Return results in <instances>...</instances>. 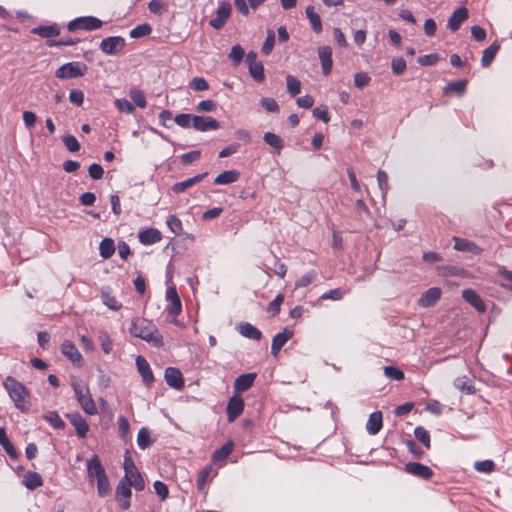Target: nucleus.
<instances>
[{"mask_svg":"<svg viewBox=\"0 0 512 512\" xmlns=\"http://www.w3.org/2000/svg\"><path fill=\"white\" fill-rule=\"evenodd\" d=\"M244 400L238 395L232 396L227 404L226 413L229 422L235 421L244 410Z\"/></svg>","mask_w":512,"mask_h":512,"instance_id":"nucleus-10","label":"nucleus"},{"mask_svg":"<svg viewBox=\"0 0 512 512\" xmlns=\"http://www.w3.org/2000/svg\"><path fill=\"white\" fill-rule=\"evenodd\" d=\"M115 106L120 112L127 114H131L135 110L133 104L125 98L116 99Z\"/></svg>","mask_w":512,"mask_h":512,"instance_id":"nucleus-58","label":"nucleus"},{"mask_svg":"<svg viewBox=\"0 0 512 512\" xmlns=\"http://www.w3.org/2000/svg\"><path fill=\"white\" fill-rule=\"evenodd\" d=\"M101 298L103 303L111 310L117 311L122 307L121 303L107 292H102Z\"/></svg>","mask_w":512,"mask_h":512,"instance_id":"nucleus-52","label":"nucleus"},{"mask_svg":"<svg viewBox=\"0 0 512 512\" xmlns=\"http://www.w3.org/2000/svg\"><path fill=\"white\" fill-rule=\"evenodd\" d=\"M249 74L251 77L258 83H262L265 79L264 74V66L261 62L258 63H250V66L248 67Z\"/></svg>","mask_w":512,"mask_h":512,"instance_id":"nucleus-39","label":"nucleus"},{"mask_svg":"<svg viewBox=\"0 0 512 512\" xmlns=\"http://www.w3.org/2000/svg\"><path fill=\"white\" fill-rule=\"evenodd\" d=\"M87 69L88 68H87L86 64L83 62H79V61L68 62V63L63 64L56 70L55 76L58 79H62V80L78 78V77L84 76L87 72Z\"/></svg>","mask_w":512,"mask_h":512,"instance_id":"nucleus-4","label":"nucleus"},{"mask_svg":"<svg viewBox=\"0 0 512 512\" xmlns=\"http://www.w3.org/2000/svg\"><path fill=\"white\" fill-rule=\"evenodd\" d=\"M129 96H130L131 100L135 103L136 106H138L140 108L146 107V105H147L146 98H145L144 93L141 90H139L137 88H133L129 91Z\"/></svg>","mask_w":512,"mask_h":512,"instance_id":"nucleus-44","label":"nucleus"},{"mask_svg":"<svg viewBox=\"0 0 512 512\" xmlns=\"http://www.w3.org/2000/svg\"><path fill=\"white\" fill-rule=\"evenodd\" d=\"M62 141L70 152H78L80 150V144L73 135H66L62 138Z\"/></svg>","mask_w":512,"mask_h":512,"instance_id":"nucleus-56","label":"nucleus"},{"mask_svg":"<svg viewBox=\"0 0 512 512\" xmlns=\"http://www.w3.org/2000/svg\"><path fill=\"white\" fill-rule=\"evenodd\" d=\"M238 330L242 336L248 339L259 341L262 338V332L248 322L239 324Z\"/></svg>","mask_w":512,"mask_h":512,"instance_id":"nucleus-27","label":"nucleus"},{"mask_svg":"<svg viewBox=\"0 0 512 512\" xmlns=\"http://www.w3.org/2000/svg\"><path fill=\"white\" fill-rule=\"evenodd\" d=\"M306 16L309 19L313 31L320 33L322 31V22L320 16L315 12L313 6H308L305 10Z\"/></svg>","mask_w":512,"mask_h":512,"instance_id":"nucleus-36","label":"nucleus"},{"mask_svg":"<svg viewBox=\"0 0 512 512\" xmlns=\"http://www.w3.org/2000/svg\"><path fill=\"white\" fill-rule=\"evenodd\" d=\"M263 140L267 145L271 146L278 155L284 148V140L275 133L266 132L263 135Z\"/></svg>","mask_w":512,"mask_h":512,"instance_id":"nucleus-30","label":"nucleus"},{"mask_svg":"<svg viewBox=\"0 0 512 512\" xmlns=\"http://www.w3.org/2000/svg\"><path fill=\"white\" fill-rule=\"evenodd\" d=\"M284 302V295L278 294L267 306V311L271 316H276L280 312V307Z\"/></svg>","mask_w":512,"mask_h":512,"instance_id":"nucleus-51","label":"nucleus"},{"mask_svg":"<svg viewBox=\"0 0 512 512\" xmlns=\"http://www.w3.org/2000/svg\"><path fill=\"white\" fill-rule=\"evenodd\" d=\"M125 45L126 41L123 37L111 36L104 38L101 41L99 48L106 55H114L122 51Z\"/></svg>","mask_w":512,"mask_h":512,"instance_id":"nucleus-6","label":"nucleus"},{"mask_svg":"<svg viewBox=\"0 0 512 512\" xmlns=\"http://www.w3.org/2000/svg\"><path fill=\"white\" fill-rule=\"evenodd\" d=\"M87 473L90 482H94L100 477L106 475L105 469L97 455L92 456L87 461Z\"/></svg>","mask_w":512,"mask_h":512,"instance_id":"nucleus-15","label":"nucleus"},{"mask_svg":"<svg viewBox=\"0 0 512 512\" xmlns=\"http://www.w3.org/2000/svg\"><path fill=\"white\" fill-rule=\"evenodd\" d=\"M72 388L74 390L75 397L84 412L88 415H96L98 410L88 386L81 382L74 381L72 383Z\"/></svg>","mask_w":512,"mask_h":512,"instance_id":"nucleus-3","label":"nucleus"},{"mask_svg":"<svg viewBox=\"0 0 512 512\" xmlns=\"http://www.w3.org/2000/svg\"><path fill=\"white\" fill-rule=\"evenodd\" d=\"M138 238L143 245H152L162 239V234L156 228H147L139 232Z\"/></svg>","mask_w":512,"mask_h":512,"instance_id":"nucleus-22","label":"nucleus"},{"mask_svg":"<svg viewBox=\"0 0 512 512\" xmlns=\"http://www.w3.org/2000/svg\"><path fill=\"white\" fill-rule=\"evenodd\" d=\"M453 241H454V249L457 251L474 252V250L477 248L476 244H474L473 242H471L467 239H463V238L454 236Z\"/></svg>","mask_w":512,"mask_h":512,"instance_id":"nucleus-37","label":"nucleus"},{"mask_svg":"<svg viewBox=\"0 0 512 512\" xmlns=\"http://www.w3.org/2000/svg\"><path fill=\"white\" fill-rule=\"evenodd\" d=\"M275 45V34L273 30L267 31V37L262 45L261 51L264 55H269Z\"/></svg>","mask_w":512,"mask_h":512,"instance_id":"nucleus-49","label":"nucleus"},{"mask_svg":"<svg viewBox=\"0 0 512 512\" xmlns=\"http://www.w3.org/2000/svg\"><path fill=\"white\" fill-rule=\"evenodd\" d=\"M474 469L481 473H491L495 470V463L492 460L476 461Z\"/></svg>","mask_w":512,"mask_h":512,"instance_id":"nucleus-48","label":"nucleus"},{"mask_svg":"<svg viewBox=\"0 0 512 512\" xmlns=\"http://www.w3.org/2000/svg\"><path fill=\"white\" fill-rule=\"evenodd\" d=\"M260 105L268 112L276 113L279 111V105L275 99L263 97L260 99Z\"/></svg>","mask_w":512,"mask_h":512,"instance_id":"nucleus-57","label":"nucleus"},{"mask_svg":"<svg viewBox=\"0 0 512 512\" xmlns=\"http://www.w3.org/2000/svg\"><path fill=\"white\" fill-rule=\"evenodd\" d=\"M131 487L124 480H120L116 487V500L119 504V507L123 510H128L130 508V498L132 495Z\"/></svg>","mask_w":512,"mask_h":512,"instance_id":"nucleus-8","label":"nucleus"},{"mask_svg":"<svg viewBox=\"0 0 512 512\" xmlns=\"http://www.w3.org/2000/svg\"><path fill=\"white\" fill-rule=\"evenodd\" d=\"M23 483L27 489L35 490L36 488L43 485V480L39 473L34 471H28L24 475Z\"/></svg>","mask_w":512,"mask_h":512,"instance_id":"nucleus-32","label":"nucleus"},{"mask_svg":"<svg viewBox=\"0 0 512 512\" xmlns=\"http://www.w3.org/2000/svg\"><path fill=\"white\" fill-rule=\"evenodd\" d=\"M231 10V4L228 1H221L216 10V16L209 21L210 26L216 30H220L229 19Z\"/></svg>","mask_w":512,"mask_h":512,"instance_id":"nucleus-7","label":"nucleus"},{"mask_svg":"<svg viewBox=\"0 0 512 512\" xmlns=\"http://www.w3.org/2000/svg\"><path fill=\"white\" fill-rule=\"evenodd\" d=\"M124 480L127 484L134 487L137 491H142L145 487L144 479L140 472L135 470V472L130 473L128 478H125V476L121 479Z\"/></svg>","mask_w":512,"mask_h":512,"instance_id":"nucleus-34","label":"nucleus"},{"mask_svg":"<svg viewBox=\"0 0 512 512\" xmlns=\"http://www.w3.org/2000/svg\"><path fill=\"white\" fill-rule=\"evenodd\" d=\"M151 32H152L151 26L147 23H144V24L137 25L135 28H133L130 31V37L137 39V38L148 36Z\"/></svg>","mask_w":512,"mask_h":512,"instance_id":"nucleus-45","label":"nucleus"},{"mask_svg":"<svg viewBox=\"0 0 512 512\" xmlns=\"http://www.w3.org/2000/svg\"><path fill=\"white\" fill-rule=\"evenodd\" d=\"M208 175L207 172L197 174L192 178H188L184 181L177 182L172 186V191L174 193H183L187 189L191 188L192 186L196 185L197 183L201 182L206 176Z\"/></svg>","mask_w":512,"mask_h":512,"instance_id":"nucleus-23","label":"nucleus"},{"mask_svg":"<svg viewBox=\"0 0 512 512\" xmlns=\"http://www.w3.org/2000/svg\"><path fill=\"white\" fill-rule=\"evenodd\" d=\"M498 274L507 281V283H501V286L505 289L512 291V271L507 270L504 267L499 268Z\"/></svg>","mask_w":512,"mask_h":512,"instance_id":"nucleus-63","label":"nucleus"},{"mask_svg":"<svg viewBox=\"0 0 512 512\" xmlns=\"http://www.w3.org/2000/svg\"><path fill=\"white\" fill-rule=\"evenodd\" d=\"M44 419L56 429H63L65 427V422L56 411H49L44 415Z\"/></svg>","mask_w":512,"mask_h":512,"instance_id":"nucleus-43","label":"nucleus"},{"mask_svg":"<svg viewBox=\"0 0 512 512\" xmlns=\"http://www.w3.org/2000/svg\"><path fill=\"white\" fill-rule=\"evenodd\" d=\"M194 116L195 115L192 114L181 113L175 116L174 121L182 128H190L194 122Z\"/></svg>","mask_w":512,"mask_h":512,"instance_id":"nucleus-47","label":"nucleus"},{"mask_svg":"<svg viewBox=\"0 0 512 512\" xmlns=\"http://www.w3.org/2000/svg\"><path fill=\"white\" fill-rule=\"evenodd\" d=\"M292 336L293 331L288 328H285L283 332L276 334L272 340L271 354L276 357Z\"/></svg>","mask_w":512,"mask_h":512,"instance_id":"nucleus-20","label":"nucleus"},{"mask_svg":"<svg viewBox=\"0 0 512 512\" xmlns=\"http://www.w3.org/2000/svg\"><path fill=\"white\" fill-rule=\"evenodd\" d=\"M286 84H287L288 93L292 97H295L296 95H298L301 92V83L296 77H294L292 75H288L286 77Z\"/></svg>","mask_w":512,"mask_h":512,"instance_id":"nucleus-41","label":"nucleus"},{"mask_svg":"<svg viewBox=\"0 0 512 512\" xmlns=\"http://www.w3.org/2000/svg\"><path fill=\"white\" fill-rule=\"evenodd\" d=\"M103 26L102 20L94 16H83L75 18L68 22L67 30L75 32L77 30L94 31Z\"/></svg>","mask_w":512,"mask_h":512,"instance_id":"nucleus-5","label":"nucleus"},{"mask_svg":"<svg viewBox=\"0 0 512 512\" xmlns=\"http://www.w3.org/2000/svg\"><path fill=\"white\" fill-rule=\"evenodd\" d=\"M166 383L176 390L184 388V379L181 371L175 367H167L164 372Z\"/></svg>","mask_w":512,"mask_h":512,"instance_id":"nucleus-12","label":"nucleus"},{"mask_svg":"<svg viewBox=\"0 0 512 512\" xmlns=\"http://www.w3.org/2000/svg\"><path fill=\"white\" fill-rule=\"evenodd\" d=\"M405 471L424 480H428L433 476V471L430 467L418 462H408L405 465Z\"/></svg>","mask_w":512,"mask_h":512,"instance_id":"nucleus-16","label":"nucleus"},{"mask_svg":"<svg viewBox=\"0 0 512 512\" xmlns=\"http://www.w3.org/2000/svg\"><path fill=\"white\" fill-rule=\"evenodd\" d=\"M384 374L392 380L400 381L404 379L403 371L395 366H386L384 368Z\"/></svg>","mask_w":512,"mask_h":512,"instance_id":"nucleus-53","label":"nucleus"},{"mask_svg":"<svg viewBox=\"0 0 512 512\" xmlns=\"http://www.w3.org/2000/svg\"><path fill=\"white\" fill-rule=\"evenodd\" d=\"M61 352L77 367H81L83 365V358L81 353L70 340H65L62 343Z\"/></svg>","mask_w":512,"mask_h":512,"instance_id":"nucleus-11","label":"nucleus"},{"mask_svg":"<svg viewBox=\"0 0 512 512\" xmlns=\"http://www.w3.org/2000/svg\"><path fill=\"white\" fill-rule=\"evenodd\" d=\"M201 157V151L193 150L187 153H184L180 156V162L183 165H189L195 161H197Z\"/></svg>","mask_w":512,"mask_h":512,"instance_id":"nucleus-59","label":"nucleus"},{"mask_svg":"<svg viewBox=\"0 0 512 512\" xmlns=\"http://www.w3.org/2000/svg\"><path fill=\"white\" fill-rule=\"evenodd\" d=\"M317 53L321 61L322 73L328 76L333 67L332 49L330 46H321L318 48Z\"/></svg>","mask_w":512,"mask_h":512,"instance_id":"nucleus-18","label":"nucleus"},{"mask_svg":"<svg viewBox=\"0 0 512 512\" xmlns=\"http://www.w3.org/2000/svg\"><path fill=\"white\" fill-rule=\"evenodd\" d=\"M255 373H247L238 376L234 382V390L238 393L247 391L254 383Z\"/></svg>","mask_w":512,"mask_h":512,"instance_id":"nucleus-25","label":"nucleus"},{"mask_svg":"<svg viewBox=\"0 0 512 512\" xmlns=\"http://www.w3.org/2000/svg\"><path fill=\"white\" fill-rule=\"evenodd\" d=\"M97 491L100 497H105L111 492L110 483L107 475H104L96 480Z\"/></svg>","mask_w":512,"mask_h":512,"instance_id":"nucleus-46","label":"nucleus"},{"mask_svg":"<svg viewBox=\"0 0 512 512\" xmlns=\"http://www.w3.org/2000/svg\"><path fill=\"white\" fill-rule=\"evenodd\" d=\"M469 17V12L466 7L457 8L448 19L447 27L452 32L460 29L462 23Z\"/></svg>","mask_w":512,"mask_h":512,"instance_id":"nucleus-14","label":"nucleus"},{"mask_svg":"<svg viewBox=\"0 0 512 512\" xmlns=\"http://www.w3.org/2000/svg\"><path fill=\"white\" fill-rule=\"evenodd\" d=\"M189 87L194 91H206L209 89V84L203 77H194L189 82Z\"/></svg>","mask_w":512,"mask_h":512,"instance_id":"nucleus-54","label":"nucleus"},{"mask_svg":"<svg viewBox=\"0 0 512 512\" xmlns=\"http://www.w3.org/2000/svg\"><path fill=\"white\" fill-rule=\"evenodd\" d=\"M441 297V289L432 287L426 290L419 298L418 305L421 307H432Z\"/></svg>","mask_w":512,"mask_h":512,"instance_id":"nucleus-19","label":"nucleus"},{"mask_svg":"<svg viewBox=\"0 0 512 512\" xmlns=\"http://www.w3.org/2000/svg\"><path fill=\"white\" fill-rule=\"evenodd\" d=\"M406 67V61L402 57L392 59L391 68L394 75H401L406 70Z\"/></svg>","mask_w":512,"mask_h":512,"instance_id":"nucleus-55","label":"nucleus"},{"mask_svg":"<svg viewBox=\"0 0 512 512\" xmlns=\"http://www.w3.org/2000/svg\"><path fill=\"white\" fill-rule=\"evenodd\" d=\"M316 275L317 274L315 271H310V272L304 274L296 281V283H295L296 288L307 287L308 285H310L313 282V280L316 278Z\"/></svg>","mask_w":512,"mask_h":512,"instance_id":"nucleus-62","label":"nucleus"},{"mask_svg":"<svg viewBox=\"0 0 512 512\" xmlns=\"http://www.w3.org/2000/svg\"><path fill=\"white\" fill-rule=\"evenodd\" d=\"M414 436L419 442H421L426 447V449L431 448L430 434L424 427L417 426L414 429Z\"/></svg>","mask_w":512,"mask_h":512,"instance_id":"nucleus-40","label":"nucleus"},{"mask_svg":"<svg viewBox=\"0 0 512 512\" xmlns=\"http://www.w3.org/2000/svg\"><path fill=\"white\" fill-rule=\"evenodd\" d=\"M371 81V77L366 72H358L354 75V85L362 89L368 85Z\"/></svg>","mask_w":512,"mask_h":512,"instance_id":"nucleus-61","label":"nucleus"},{"mask_svg":"<svg viewBox=\"0 0 512 512\" xmlns=\"http://www.w3.org/2000/svg\"><path fill=\"white\" fill-rule=\"evenodd\" d=\"M167 226L176 236L181 235L183 226L181 220L176 215H170L166 221Z\"/></svg>","mask_w":512,"mask_h":512,"instance_id":"nucleus-42","label":"nucleus"},{"mask_svg":"<svg viewBox=\"0 0 512 512\" xmlns=\"http://www.w3.org/2000/svg\"><path fill=\"white\" fill-rule=\"evenodd\" d=\"M240 177V173L237 170H227L220 173L215 179L214 184L216 185H227L236 182Z\"/></svg>","mask_w":512,"mask_h":512,"instance_id":"nucleus-31","label":"nucleus"},{"mask_svg":"<svg viewBox=\"0 0 512 512\" xmlns=\"http://www.w3.org/2000/svg\"><path fill=\"white\" fill-rule=\"evenodd\" d=\"M192 127L201 132L217 130L220 128V123L211 116L195 115Z\"/></svg>","mask_w":512,"mask_h":512,"instance_id":"nucleus-9","label":"nucleus"},{"mask_svg":"<svg viewBox=\"0 0 512 512\" xmlns=\"http://www.w3.org/2000/svg\"><path fill=\"white\" fill-rule=\"evenodd\" d=\"M31 33L42 38L56 37L60 34V29L57 24L37 26L32 28Z\"/></svg>","mask_w":512,"mask_h":512,"instance_id":"nucleus-26","label":"nucleus"},{"mask_svg":"<svg viewBox=\"0 0 512 512\" xmlns=\"http://www.w3.org/2000/svg\"><path fill=\"white\" fill-rule=\"evenodd\" d=\"M244 56V50L240 45H234L229 53V58L237 65L239 64Z\"/></svg>","mask_w":512,"mask_h":512,"instance_id":"nucleus-64","label":"nucleus"},{"mask_svg":"<svg viewBox=\"0 0 512 512\" xmlns=\"http://www.w3.org/2000/svg\"><path fill=\"white\" fill-rule=\"evenodd\" d=\"M80 39L78 38H62L60 40H47L46 44L49 47H60V46H74L79 43Z\"/></svg>","mask_w":512,"mask_h":512,"instance_id":"nucleus-50","label":"nucleus"},{"mask_svg":"<svg viewBox=\"0 0 512 512\" xmlns=\"http://www.w3.org/2000/svg\"><path fill=\"white\" fill-rule=\"evenodd\" d=\"M313 116L322 120L324 123H328L330 121L328 107L326 105H319L314 108Z\"/></svg>","mask_w":512,"mask_h":512,"instance_id":"nucleus-60","label":"nucleus"},{"mask_svg":"<svg viewBox=\"0 0 512 512\" xmlns=\"http://www.w3.org/2000/svg\"><path fill=\"white\" fill-rule=\"evenodd\" d=\"M153 443V440L151 439L150 432L148 428L142 427L137 436V444L140 449L144 450L148 447H150Z\"/></svg>","mask_w":512,"mask_h":512,"instance_id":"nucleus-38","label":"nucleus"},{"mask_svg":"<svg viewBox=\"0 0 512 512\" xmlns=\"http://www.w3.org/2000/svg\"><path fill=\"white\" fill-rule=\"evenodd\" d=\"M129 332L132 336L146 341L153 347L161 348L164 345L163 336L159 333L156 325L148 319L134 318Z\"/></svg>","mask_w":512,"mask_h":512,"instance_id":"nucleus-1","label":"nucleus"},{"mask_svg":"<svg viewBox=\"0 0 512 512\" xmlns=\"http://www.w3.org/2000/svg\"><path fill=\"white\" fill-rule=\"evenodd\" d=\"M100 256L104 259H109L115 253L114 240L111 238H104L99 245Z\"/></svg>","mask_w":512,"mask_h":512,"instance_id":"nucleus-35","label":"nucleus"},{"mask_svg":"<svg viewBox=\"0 0 512 512\" xmlns=\"http://www.w3.org/2000/svg\"><path fill=\"white\" fill-rule=\"evenodd\" d=\"M463 299L474 307L478 312L484 313L486 311V305L481 297L473 289H465L462 291Z\"/></svg>","mask_w":512,"mask_h":512,"instance_id":"nucleus-21","label":"nucleus"},{"mask_svg":"<svg viewBox=\"0 0 512 512\" xmlns=\"http://www.w3.org/2000/svg\"><path fill=\"white\" fill-rule=\"evenodd\" d=\"M3 385L15 406L20 411L27 412L30 409V394L28 389L12 376H7Z\"/></svg>","mask_w":512,"mask_h":512,"instance_id":"nucleus-2","label":"nucleus"},{"mask_svg":"<svg viewBox=\"0 0 512 512\" xmlns=\"http://www.w3.org/2000/svg\"><path fill=\"white\" fill-rule=\"evenodd\" d=\"M383 426L382 412L376 411L370 414L366 423V429L370 435H376Z\"/></svg>","mask_w":512,"mask_h":512,"instance_id":"nucleus-24","label":"nucleus"},{"mask_svg":"<svg viewBox=\"0 0 512 512\" xmlns=\"http://www.w3.org/2000/svg\"><path fill=\"white\" fill-rule=\"evenodd\" d=\"M467 80H458L449 82L443 89L445 94H457L459 96L463 95L466 91Z\"/></svg>","mask_w":512,"mask_h":512,"instance_id":"nucleus-33","label":"nucleus"},{"mask_svg":"<svg viewBox=\"0 0 512 512\" xmlns=\"http://www.w3.org/2000/svg\"><path fill=\"white\" fill-rule=\"evenodd\" d=\"M136 366L143 383L147 387H151L154 382V376L148 361L143 356L138 355L136 357Z\"/></svg>","mask_w":512,"mask_h":512,"instance_id":"nucleus-13","label":"nucleus"},{"mask_svg":"<svg viewBox=\"0 0 512 512\" xmlns=\"http://www.w3.org/2000/svg\"><path fill=\"white\" fill-rule=\"evenodd\" d=\"M499 49L500 44L497 41L493 42L489 47L484 49L481 58L482 67L487 68L492 64Z\"/></svg>","mask_w":512,"mask_h":512,"instance_id":"nucleus-28","label":"nucleus"},{"mask_svg":"<svg viewBox=\"0 0 512 512\" xmlns=\"http://www.w3.org/2000/svg\"><path fill=\"white\" fill-rule=\"evenodd\" d=\"M234 444L232 440L227 441L219 449L215 450L212 455V461L217 463L226 460L233 451Z\"/></svg>","mask_w":512,"mask_h":512,"instance_id":"nucleus-29","label":"nucleus"},{"mask_svg":"<svg viewBox=\"0 0 512 512\" xmlns=\"http://www.w3.org/2000/svg\"><path fill=\"white\" fill-rule=\"evenodd\" d=\"M66 417L75 428L77 436L79 438H85L89 431V425L85 418H83L78 412L68 413L66 414Z\"/></svg>","mask_w":512,"mask_h":512,"instance_id":"nucleus-17","label":"nucleus"}]
</instances>
